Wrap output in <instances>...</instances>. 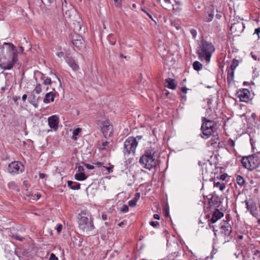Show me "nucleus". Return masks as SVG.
Wrapping results in <instances>:
<instances>
[{
    "label": "nucleus",
    "mask_w": 260,
    "mask_h": 260,
    "mask_svg": "<svg viewBox=\"0 0 260 260\" xmlns=\"http://www.w3.org/2000/svg\"><path fill=\"white\" fill-rule=\"evenodd\" d=\"M34 91H35L37 94L40 93L42 92L41 85L40 84H37Z\"/></svg>",
    "instance_id": "30"
},
{
    "label": "nucleus",
    "mask_w": 260,
    "mask_h": 260,
    "mask_svg": "<svg viewBox=\"0 0 260 260\" xmlns=\"http://www.w3.org/2000/svg\"><path fill=\"white\" fill-rule=\"evenodd\" d=\"M143 11H144V12H145L147 15L150 18L152 19V16L151 15H150L148 12H147L146 11H145L144 10H142Z\"/></svg>",
    "instance_id": "62"
},
{
    "label": "nucleus",
    "mask_w": 260,
    "mask_h": 260,
    "mask_svg": "<svg viewBox=\"0 0 260 260\" xmlns=\"http://www.w3.org/2000/svg\"><path fill=\"white\" fill-rule=\"evenodd\" d=\"M85 166L86 168L89 170H92L94 169V167L92 165H89V164H85Z\"/></svg>",
    "instance_id": "42"
},
{
    "label": "nucleus",
    "mask_w": 260,
    "mask_h": 260,
    "mask_svg": "<svg viewBox=\"0 0 260 260\" xmlns=\"http://www.w3.org/2000/svg\"><path fill=\"white\" fill-rule=\"evenodd\" d=\"M20 50H21V51L22 52L23 51V50H24V49H23V48L22 47H20Z\"/></svg>",
    "instance_id": "64"
},
{
    "label": "nucleus",
    "mask_w": 260,
    "mask_h": 260,
    "mask_svg": "<svg viewBox=\"0 0 260 260\" xmlns=\"http://www.w3.org/2000/svg\"><path fill=\"white\" fill-rule=\"evenodd\" d=\"M223 214L222 212H220L218 209H216L212 215V217L211 219V222L212 223H214L223 217Z\"/></svg>",
    "instance_id": "14"
},
{
    "label": "nucleus",
    "mask_w": 260,
    "mask_h": 260,
    "mask_svg": "<svg viewBox=\"0 0 260 260\" xmlns=\"http://www.w3.org/2000/svg\"><path fill=\"white\" fill-rule=\"evenodd\" d=\"M128 211V207L126 205H123L121 209V211L123 213H126Z\"/></svg>",
    "instance_id": "33"
},
{
    "label": "nucleus",
    "mask_w": 260,
    "mask_h": 260,
    "mask_svg": "<svg viewBox=\"0 0 260 260\" xmlns=\"http://www.w3.org/2000/svg\"><path fill=\"white\" fill-rule=\"evenodd\" d=\"M73 45L79 50H83L85 48V43L83 38L75 32L72 37Z\"/></svg>",
    "instance_id": "8"
},
{
    "label": "nucleus",
    "mask_w": 260,
    "mask_h": 260,
    "mask_svg": "<svg viewBox=\"0 0 260 260\" xmlns=\"http://www.w3.org/2000/svg\"><path fill=\"white\" fill-rule=\"evenodd\" d=\"M81 29V26L79 24H78L77 28H74V30H77V31H80Z\"/></svg>",
    "instance_id": "52"
},
{
    "label": "nucleus",
    "mask_w": 260,
    "mask_h": 260,
    "mask_svg": "<svg viewBox=\"0 0 260 260\" xmlns=\"http://www.w3.org/2000/svg\"><path fill=\"white\" fill-rule=\"evenodd\" d=\"M39 178L40 179H44L46 176V175L44 173H39Z\"/></svg>",
    "instance_id": "46"
},
{
    "label": "nucleus",
    "mask_w": 260,
    "mask_h": 260,
    "mask_svg": "<svg viewBox=\"0 0 260 260\" xmlns=\"http://www.w3.org/2000/svg\"><path fill=\"white\" fill-rule=\"evenodd\" d=\"M48 121L49 127L54 131H56L58 127V117L56 115H52L48 118Z\"/></svg>",
    "instance_id": "11"
},
{
    "label": "nucleus",
    "mask_w": 260,
    "mask_h": 260,
    "mask_svg": "<svg viewBox=\"0 0 260 260\" xmlns=\"http://www.w3.org/2000/svg\"><path fill=\"white\" fill-rule=\"evenodd\" d=\"M75 178L78 181H83L86 179V176L84 173H78L75 175Z\"/></svg>",
    "instance_id": "21"
},
{
    "label": "nucleus",
    "mask_w": 260,
    "mask_h": 260,
    "mask_svg": "<svg viewBox=\"0 0 260 260\" xmlns=\"http://www.w3.org/2000/svg\"><path fill=\"white\" fill-rule=\"evenodd\" d=\"M82 131V129L81 128L78 127L76 129H75L73 132V135L72 136V139L76 140H77V136L81 133Z\"/></svg>",
    "instance_id": "27"
},
{
    "label": "nucleus",
    "mask_w": 260,
    "mask_h": 260,
    "mask_svg": "<svg viewBox=\"0 0 260 260\" xmlns=\"http://www.w3.org/2000/svg\"><path fill=\"white\" fill-rule=\"evenodd\" d=\"M163 1L165 3L164 7H168V6H170V5L171 3V0H163Z\"/></svg>",
    "instance_id": "41"
},
{
    "label": "nucleus",
    "mask_w": 260,
    "mask_h": 260,
    "mask_svg": "<svg viewBox=\"0 0 260 260\" xmlns=\"http://www.w3.org/2000/svg\"><path fill=\"white\" fill-rule=\"evenodd\" d=\"M95 165L97 167H101V166H102V163H101V162H97V163L95 164Z\"/></svg>",
    "instance_id": "60"
},
{
    "label": "nucleus",
    "mask_w": 260,
    "mask_h": 260,
    "mask_svg": "<svg viewBox=\"0 0 260 260\" xmlns=\"http://www.w3.org/2000/svg\"><path fill=\"white\" fill-rule=\"evenodd\" d=\"M254 207H252V209L250 210V212L251 213V214L253 215V216H256V213L254 212Z\"/></svg>",
    "instance_id": "53"
},
{
    "label": "nucleus",
    "mask_w": 260,
    "mask_h": 260,
    "mask_svg": "<svg viewBox=\"0 0 260 260\" xmlns=\"http://www.w3.org/2000/svg\"><path fill=\"white\" fill-rule=\"evenodd\" d=\"M237 66H238V63L237 62L233 61L232 62V63L231 64L230 69L229 70H232V71H234L235 69L236 68Z\"/></svg>",
    "instance_id": "31"
},
{
    "label": "nucleus",
    "mask_w": 260,
    "mask_h": 260,
    "mask_svg": "<svg viewBox=\"0 0 260 260\" xmlns=\"http://www.w3.org/2000/svg\"><path fill=\"white\" fill-rule=\"evenodd\" d=\"M54 94L52 92H50L46 93L45 98L44 99V102L45 103L52 102L54 101Z\"/></svg>",
    "instance_id": "19"
},
{
    "label": "nucleus",
    "mask_w": 260,
    "mask_h": 260,
    "mask_svg": "<svg viewBox=\"0 0 260 260\" xmlns=\"http://www.w3.org/2000/svg\"><path fill=\"white\" fill-rule=\"evenodd\" d=\"M62 224H58L56 228V231H57V233H60L62 230Z\"/></svg>",
    "instance_id": "39"
},
{
    "label": "nucleus",
    "mask_w": 260,
    "mask_h": 260,
    "mask_svg": "<svg viewBox=\"0 0 260 260\" xmlns=\"http://www.w3.org/2000/svg\"><path fill=\"white\" fill-rule=\"evenodd\" d=\"M102 217V219L104 220H105L107 219V215H103Z\"/></svg>",
    "instance_id": "61"
},
{
    "label": "nucleus",
    "mask_w": 260,
    "mask_h": 260,
    "mask_svg": "<svg viewBox=\"0 0 260 260\" xmlns=\"http://www.w3.org/2000/svg\"><path fill=\"white\" fill-rule=\"evenodd\" d=\"M209 144L214 148H216L219 144V140L217 136L213 135L209 142Z\"/></svg>",
    "instance_id": "17"
},
{
    "label": "nucleus",
    "mask_w": 260,
    "mask_h": 260,
    "mask_svg": "<svg viewBox=\"0 0 260 260\" xmlns=\"http://www.w3.org/2000/svg\"><path fill=\"white\" fill-rule=\"evenodd\" d=\"M243 25L241 23H234L231 26L230 29L233 32L241 31L243 29Z\"/></svg>",
    "instance_id": "16"
},
{
    "label": "nucleus",
    "mask_w": 260,
    "mask_h": 260,
    "mask_svg": "<svg viewBox=\"0 0 260 260\" xmlns=\"http://www.w3.org/2000/svg\"><path fill=\"white\" fill-rule=\"evenodd\" d=\"M236 95L240 101L243 102H247L250 97L249 91L246 88H243L238 91Z\"/></svg>",
    "instance_id": "10"
},
{
    "label": "nucleus",
    "mask_w": 260,
    "mask_h": 260,
    "mask_svg": "<svg viewBox=\"0 0 260 260\" xmlns=\"http://www.w3.org/2000/svg\"><path fill=\"white\" fill-rule=\"evenodd\" d=\"M43 83L45 85H50L51 84V80L49 78H46V79H44Z\"/></svg>",
    "instance_id": "34"
},
{
    "label": "nucleus",
    "mask_w": 260,
    "mask_h": 260,
    "mask_svg": "<svg viewBox=\"0 0 260 260\" xmlns=\"http://www.w3.org/2000/svg\"><path fill=\"white\" fill-rule=\"evenodd\" d=\"M24 170V166L19 161H13L8 166V171L12 174H19Z\"/></svg>",
    "instance_id": "9"
},
{
    "label": "nucleus",
    "mask_w": 260,
    "mask_h": 260,
    "mask_svg": "<svg viewBox=\"0 0 260 260\" xmlns=\"http://www.w3.org/2000/svg\"><path fill=\"white\" fill-rule=\"evenodd\" d=\"M78 170L79 173H83V172L84 171V168L82 166H80L78 167Z\"/></svg>",
    "instance_id": "47"
},
{
    "label": "nucleus",
    "mask_w": 260,
    "mask_h": 260,
    "mask_svg": "<svg viewBox=\"0 0 260 260\" xmlns=\"http://www.w3.org/2000/svg\"><path fill=\"white\" fill-rule=\"evenodd\" d=\"M137 195H138V198H134L133 199L130 200L128 201V205L131 207H134L136 206V204H137V202L138 200V199H139L140 198V193H137Z\"/></svg>",
    "instance_id": "25"
},
{
    "label": "nucleus",
    "mask_w": 260,
    "mask_h": 260,
    "mask_svg": "<svg viewBox=\"0 0 260 260\" xmlns=\"http://www.w3.org/2000/svg\"><path fill=\"white\" fill-rule=\"evenodd\" d=\"M68 185L72 189L74 190H78L80 188V184L77 182H74L72 181H68Z\"/></svg>",
    "instance_id": "20"
},
{
    "label": "nucleus",
    "mask_w": 260,
    "mask_h": 260,
    "mask_svg": "<svg viewBox=\"0 0 260 260\" xmlns=\"http://www.w3.org/2000/svg\"><path fill=\"white\" fill-rule=\"evenodd\" d=\"M135 138H137V141L138 142V140H141L142 138V136H138L136 137H135Z\"/></svg>",
    "instance_id": "58"
},
{
    "label": "nucleus",
    "mask_w": 260,
    "mask_h": 260,
    "mask_svg": "<svg viewBox=\"0 0 260 260\" xmlns=\"http://www.w3.org/2000/svg\"><path fill=\"white\" fill-rule=\"evenodd\" d=\"M113 1L117 7H120L121 6V4L119 2V0H113Z\"/></svg>",
    "instance_id": "48"
},
{
    "label": "nucleus",
    "mask_w": 260,
    "mask_h": 260,
    "mask_svg": "<svg viewBox=\"0 0 260 260\" xmlns=\"http://www.w3.org/2000/svg\"><path fill=\"white\" fill-rule=\"evenodd\" d=\"M176 7H173V10H176L177 11H180L181 9L180 8V6H175Z\"/></svg>",
    "instance_id": "51"
},
{
    "label": "nucleus",
    "mask_w": 260,
    "mask_h": 260,
    "mask_svg": "<svg viewBox=\"0 0 260 260\" xmlns=\"http://www.w3.org/2000/svg\"><path fill=\"white\" fill-rule=\"evenodd\" d=\"M251 55L252 56V57L254 59V60H256L257 59V56L255 55V54H253V52H251Z\"/></svg>",
    "instance_id": "54"
},
{
    "label": "nucleus",
    "mask_w": 260,
    "mask_h": 260,
    "mask_svg": "<svg viewBox=\"0 0 260 260\" xmlns=\"http://www.w3.org/2000/svg\"><path fill=\"white\" fill-rule=\"evenodd\" d=\"M221 230L222 233L226 236H229L232 232L230 224L225 220L222 221L221 223Z\"/></svg>",
    "instance_id": "12"
},
{
    "label": "nucleus",
    "mask_w": 260,
    "mask_h": 260,
    "mask_svg": "<svg viewBox=\"0 0 260 260\" xmlns=\"http://www.w3.org/2000/svg\"><path fill=\"white\" fill-rule=\"evenodd\" d=\"M109 143L107 141L102 140L99 142V149L100 151L106 149L108 146Z\"/></svg>",
    "instance_id": "22"
},
{
    "label": "nucleus",
    "mask_w": 260,
    "mask_h": 260,
    "mask_svg": "<svg viewBox=\"0 0 260 260\" xmlns=\"http://www.w3.org/2000/svg\"><path fill=\"white\" fill-rule=\"evenodd\" d=\"M57 56L59 58H61V57H63V55H64V53L63 52H59L57 53Z\"/></svg>",
    "instance_id": "50"
},
{
    "label": "nucleus",
    "mask_w": 260,
    "mask_h": 260,
    "mask_svg": "<svg viewBox=\"0 0 260 260\" xmlns=\"http://www.w3.org/2000/svg\"><path fill=\"white\" fill-rule=\"evenodd\" d=\"M113 165H110V167H107L106 169L108 171L109 173H111L113 172Z\"/></svg>",
    "instance_id": "43"
},
{
    "label": "nucleus",
    "mask_w": 260,
    "mask_h": 260,
    "mask_svg": "<svg viewBox=\"0 0 260 260\" xmlns=\"http://www.w3.org/2000/svg\"><path fill=\"white\" fill-rule=\"evenodd\" d=\"M6 49L8 55L11 58V61H8L5 55L1 57L0 67L5 70H11L18 61V53L14 45L11 43L5 42L2 45V49Z\"/></svg>",
    "instance_id": "1"
},
{
    "label": "nucleus",
    "mask_w": 260,
    "mask_h": 260,
    "mask_svg": "<svg viewBox=\"0 0 260 260\" xmlns=\"http://www.w3.org/2000/svg\"><path fill=\"white\" fill-rule=\"evenodd\" d=\"M79 228L83 231H90L93 228V222L90 215L81 216L79 220Z\"/></svg>",
    "instance_id": "7"
},
{
    "label": "nucleus",
    "mask_w": 260,
    "mask_h": 260,
    "mask_svg": "<svg viewBox=\"0 0 260 260\" xmlns=\"http://www.w3.org/2000/svg\"><path fill=\"white\" fill-rule=\"evenodd\" d=\"M202 120V134H201V137L203 139H208L214 133L215 123L213 120H208L205 117H203Z\"/></svg>",
    "instance_id": "6"
},
{
    "label": "nucleus",
    "mask_w": 260,
    "mask_h": 260,
    "mask_svg": "<svg viewBox=\"0 0 260 260\" xmlns=\"http://www.w3.org/2000/svg\"><path fill=\"white\" fill-rule=\"evenodd\" d=\"M215 51V48L210 42L203 41L199 45L197 51L199 59L209 62L212 53Z\"/></svg>",
    "instance_id": "2"
},
{
    "label": "nucleus",
    "mask_w": 260,
    "mask_h": 260,
    "mask_svg": "<svg viewBox=\"0 0 260 260\" xmlns=\"http://www.w3.org/2000/svg\"><path fill=\"white\" fill-rule=\"evenodd\" d=\"M193 67L195 70L199 71L202 69V65L200 62L196 61L193 62Z\"/></svg>",
    "instance_id": "28"
},
{
    "label": "nucleus",
    "mask_w": 260,
    "mask_h": 260,
    "mask_svg": "<svg viewBox=\"0 0 260 260\" xmlns=\"http://www.w3.org/2000/svg\"><path fill=\"white\" fill-rule=\"evenodd\" d=\"M8 186L9 189L13 190H17V184L13 181L10 182L8 184Z\"/></svg>",
    "instance_id": "29"
},
{
    "label": "nucleus",
    "mask_w": 260,
    "mask_h": 260,
    "mask_svg": "<svg viewBox=\"0 0 260 260\" xmlns=\"http://www.w3.org/2000/svg\"><path fill=\"white\" fill-rule=\"evenodd\" d=\"M175 3H176V6H181L182 5V3L179 1H176Z\"/></svg>",
    "instance_id": "49"
},
{
    "label": "nucleus",
    "mask_w": 260,
    "mask_h": 260,
    "mask_svg": "<svg viewBox=\"0 0 260 260\" xmlns=\"http://www.w3.org/2000/svg\"><path fill=\"white\" fill-rule=\"evenodd\" d=\"M190 32L191 33V35L192 36L193 38H195L197 35V31L194 29H191L190 30Z\"/></svg>",
    "instance_id": "38"
},
{
    "label": "nucleus",
    "mask_w": 260,
    "mask_h": 260,
    "mask_svg": "<svg viewBox=\"0 0 260 260\" xmlns=\"http://www.w3.org/2000/svg\"><path fill=\"white\" fill-rule=\"evenodd\" d=\"M138 142L137 141V138L134 137H129L124 143V147L123 152L125 157L134 156L136 153V148L138 146Z\"/></svg>",
    "instance_id": "4"
},
{
    "label": "nucleus",
    "mask_w": 260,
    "mask_h": 260,
    "mask_svg": "<svg viewBox=\"0 0 260 260\" xmlns=\"http://www.w3.org/2000/svg\"><path fill=\"white\" fill-rule=\"evenodd\" d=\"M236 180H237V183L240 186H242L245 184V181L244 179L243 178V177L240 175L237 176V177L236 178Z\"/></svg>",
    "instance_id": "26"
},
{
    "label": "nucleus",
    "mask_w": 260,
    "mask_h": 260,
    "mask_svg": "<svg viewBox=\"0 0 260 260\" xmlns=\"http://www.w3.org/2000/svg\"><path fill=\"white\" fill-rule=\"evenodd\" d=\"M155 153L154 150H148L140 157L139 162L144 168L150 170L156 167V160L154 157Z\"/></svg>",
    "instance_id": "3"
},
{
    "label": "nucleus",
    "mask_w": 260,
    "mask_h": 260,
    "mask_svg": "<svg viewBox=\"0 0 260 260\" xmlns=\"http://www.w3.org/2000/svg\"><path fill=\"white\" fill-rule=\"evenodd\" d=\"M258 76H259V71L256 69H255L253 71V77L257 78Z\"/></svg>",
    "instance_id": "35"
},
{
    "label": "nucleus",
    "mask_w": 260,
    "mask_h": 260,
    "mask_svg": "<svg viewBox=\"0 0 260 260\" xmlns=\"http://www.w3.org/2000/svg\"><path fill=\"white\" fill-rule=\"evenodd\" d=\"M67 62L70 67L74 70L77 71L79 68V66L74 59L69 57L67 59Z\"/></svg>",
    "instance_id": "15"
},
{
    "label": "nucleus",
    "mask_w": 260,
    "mask_h": 260,
    "mask_svg": "<svg viewBox=\"0 0 260 260\" xmlns=\"http://www.w3.org/2000/svg\"><path fill=\"white\" fill-rule=\"evenodd\" d=\"M259 153H255L252 155L243 157L242 159L243 166L250 170L257 168L260 165Z\"/></svg>",
    "instance_id": "5"
},
{
    "label": "nucleus",
    "mask_w": 260,
    "mask_h": 260,
    "mask_svg": "<svg viewBox=\"0 0 260 260\" xmlns=\"http://www.w3.org/2000/svg\"><path fill=\"white\" fill-rule=\"evenodd\" d=\"M187 89L186 87H182L181 90L182 92L186 93Z\"/></svg>",
    "instance_id": "59"
},
{
    "label": "nucleus",
    "mask_w": 260,
    "mask_h": 260,
    "mask_svg": "<svg viewBox=\"0 0 260 260\" xmlns=\"http://www.w3.org/2000/svg\"><path fill=\"white\" fill-rule=\"evenodd\" d=\"M225 177L226 176H225V175H221L220 176V179L224 180L225 179Z\"/></svg>",
    "instance_id": "55"
},
{
    "label": "nucleus",
    "mask_w": 260,
    "mask_h": 260,
    "mask_svg": "<svg viewBox=\"0 0 260 260\" xmlns=\"http://www.w3.org/2000/svg\"><path fill=\"white\" fill-rule=\"evenodd\" d=\"M48 260H58L57 257L54 253H51Z\"/></svg>",
    "instance_id": "36"
},
{
    "label": "nucleus",
    "mask_w": 260,
    "mask_h": 260,
    "mask_svg": "<svg viewBox=\"0 0 260 260\" xmlns=\"http://www.w3.org/2000/svg\"><path fill=\"white\" fill-rule=\"evenodd\" d=\"M37 200H39L41 198V194L40 193L37 194Z\"/></svg>",
    "instance_id": "63"
},
{
    "label": "nucleus",
    "mask_w": 260,
    "mask_h": 260,
    "mask_svg": "<svg viewBox=\"0 0 260 260\" xmlns=\"http://www.w3.org/2000/svg\"><path fill=\"white\" fill-rule=\"evenodd\" d=\"M213 18V14L212 13H210L208 15V17L207 18L206 21L209 22L211 21Z\"/></svg>",
    "instance_id": "40"
},
{
    "label": "nucleus",
    "mask_w": 260,
    "mask_h": 260,
    "mask_svg": "<svg viewBox=\"0 0 260 260\" xmlns=\"http://www.w3.org/2000/svg\"><path fill=\"white\" fill-rule=\"evenodd\" d=\"M165 86L170 89H175L177 86V83L175 79L169 78L165 80Z\"/></svg>",
    "instance_id": "13"
},
{
    "label": "nucleus",
    "mask_w": 260,
    "mask_h": 260,
    "mask_svg": "<svg viewBox=\"0 0 260 260\" xmlns=\"http://www.w3.org/2000/svg\"><path fill=\"white\" fill-rule=\"evenodd\" d=\"M153 217L156 219H159V216L158 214H155L153 215Z\"/></svg>",
    "instance_id": "56"
},
{
    "label": "nucleus",
    "mask_w": 260,
    "mask_h": 260,
    "mask_svg": "<svg viewBox=\"0 0 260 260\" xmlns=\"http://www.w3.org/2000/svg\"><path fill=\"white\" fill-rule=\"evenodd\" d=\"M150 224L151 225H152L153 227L156 226L157 225H158V222L157 221H151L150 222Z\"/></svg>",
    "instance_id": "44"
},
{
    "label": "nucleus",
    "mask_w": 260,
    "mask_h": 260,
    "mask_svg": "<svg viewBox=\"0 0 260 260\" xmlns=\"http://www.w3.org/2000/svg\"><path fill=\"white\" fill-rule=\"evenodd\" d=\"M26 98H27V95L26 94H23L22 97V100L23 101H25L26 100Z\"/></svg>",
    "instance_id": "57"
},
{
    "label": "nucleus",
    "mask_w": 260,
    "mask_h": 260,
    "mask_svg": "<svg viewBox=\"0 0 260 260\" xmlns=\"http://www.w3.org/2000/svg\"><path fill=\"white\" fill-rule=\"evenodd\" d=\"M103 133L105 137L109 136L112 132V126L111 124H108V126L102 127Z\"/></svg>",
    "instance_id": "18"
},
{
    "label": "nucleus",
    "mask_w": 260,
    "mask_h": 260,
    "mask_svg": "<svg viewBox=\"0 0 260 260\" xmlns=\"http://www.w3.org/2000/svg\"><path fill=\"white\" fill-rule=\"evenodd\" d=\"M234 76V71L232 70H228L227 80L229 83L233 81Z\"/></svg>",
    "instance_id": "23"
},
{
    "label": "nucleus",
    "mask_w": 260,
    "mask_h": 260,
    "mask_svg": "<svg viewBox=\"0 0 260 260\" xmlns=\"http://www.w3.org/2000/svg\"><path fill=\"white\" fill-rule=\"evenodd\" d=\"M214 187H218L220 190L222 191L225 189V186L224 183H220L218 181L214 182Z\"/></svg>",
    "instance_id": "24"
},
{
    "label": "nucleus",
    "mask_w": 260,
    "mask_h": 260,
    "mask_svg": "<svg viewBox=\"0 0 260 260\" xmlns=\"http://www.w3.org/2000/svg\"><path fill=\"white\" fill-rule=\"evenodd\" d=\"M13 237H14V239H15L16 240H19V241H22L23 240V238L22 237H19L18 235H14Z\"/></svg>",
    "instance_id": "45"
},
{
    "label": "nucleus",
    "mask_w": 260,
    "mask_h": 260,
    "mask_svg": "<svg viewBox=\"0 0 260 260\" xmlns=\"http://www.w3.org/2000/svg\"><path fill=\"white\" fill-rule=\"evenodd\" d=\"M260 33V27H258L255 29L254 33L253 34L254 36L255 34H256L257 35V39L259 38V34Z\"/></svg>",
    "instance_id": "37"
},
{
    "label": "nucleus",
    "mask_w": 260,
    "mask_h": 260,
    "mask_svg": "<svg viewBox=\"0 0 260 260\" xmlns=\"http://www.w3.org/2000/svg\"><path fill=\"white\" fill-rule=\"evenodd\" d=\"M108 124H110V123H109V121L106 119L105 120H104L103 121H102V122H101V127H107L108 126Z\"/></svg>",
    "instance_id": "32"
}]
</instances>
